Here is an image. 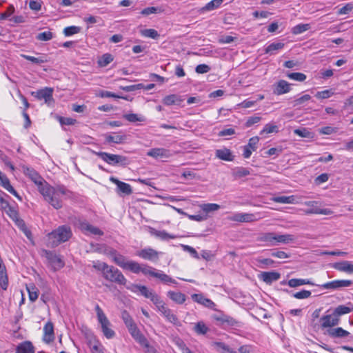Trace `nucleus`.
<instances>
[{
	"label": "nucleus",
	"instance_id": "6e6d98bb",
	"mask_svg": "<svg viewBox=\"0 0 353 353\" xmlns=\"http://www.w3.org/2000/svg\"><path fill=\"white\" fill-rule=\"evenodd\" d=\"M53 33L50 31L43 32L39 33L36 36V39L39 41H50L53 38Z\"/></svg>",
	"mask_w": 353,
	"mask_h": 353
},
{
	"label": "nucleus",
	"instance_id": "2f4dec72",
	"mask_svg": "<svg viewBox=\"0 0 353 353\" xmlns=\"http://www.w3.org/2000/svg\"><path fill=\"white\" fill-rule=\"evenodd\" d=\"M21 57L29 61H31L33 63L40 65L41 63H46L48 61L47 55L46 54H42L38 57H35L33 56L26 55V54H21Z\"/></svg>",
	"mask_w": 353,
	"mask_h": 353
},
{
	"label": "nucleus",
	"instance_id": "b1692460",
	"mask_svg": "<svg viewBox=\"0 0 353 353\" xmlns=\"http://www.w3.org/2000/svg\"><path fill=\"white\" fill-rule=\"evenodd\" d=\"M215 156L216 158L226 161H232L234 157L230 150L226 148L216 150Z\"/></svg>",
	"mask_w": 353,
	"mask_h": 353
},
{
	"label": "nucleus",
	"instance_id": "423d86ee",
	"mask_svg": "<svg viewBox=\"0 0 353 353\" xmlns=\"http://www.w3.org/2000/svg\"><path fill=\"white\" fill-rule=\"evenodd\" d=\"M95 310L97 314L98 321L101 325L102 332L104 336L107 339L113 338L115 335V332L114 330L110 328V322L99 305H96Z\"/></svg>",
	"mask_w": 353,
	"mask_h": 353
},
{
	"label": "nucleus",
	"instance_id": "052dcab7",
	"mask_svg": "<svg viewBox=\"0 0 353 353\" xmlns=\"http://www.w3.org/2000/svg\"><path fill=\"white\" fill-rule=\"evenodd\" d=\"M332 90H325L323 91L317 92L315 97L320 99H328L334 94Z\"/></svg>",
	"mask_w": 353,
	"mask_h": 353
},
{
	"label": "nucleus",
	"instance_id": "338daca9",
	"mask_svg": "<svg viewBox=\"0 0 353 353\" xmlns=\"http://www.w3.org/2000/svg\"><path fill=\"white\" fill-rule=\"evenodd\" d=\"M58 121L61 125H72L77 123V120L70 117H58Z\"/></svg>",
	"mask_w": 353,
	"mask_h": 353
},
{
	"label": "nucleus",
	"instance_id": "c756f323",
	"mask_svg": "<svg viewBox=\"0 0 353 353\" xmlns=\"http://www.w3.org/2000/svg\"><path fill=\"white\" fill-rule=\"evenodd\" d=\"M275 239L274 232H267L262 234L259 238L261 241L266 243V245L268 246H276V245Z\"/></svg>",
	"mask_w": 353,
	"mask_h": 353
},
{
	"label": "nucleus",
	"instance_id": "de8ad7c7",
	"mask_svg": "<svg viewBox=\"0 0 353 353\" xmlns=\"http://www.w3.org/2000/svg\"><path fill=\"white\" fill-rule=\"evenodd\" d=\"M223 326H228L230 327H240L242 326V323L234 319L230 316H228L225 325Z\"/></svg>",
	"mask_w": 353,
	"mask_h": 353
},
{
	"label": "nucleus",
	"instance_id": "5701e85b",
	"mask_svg": "<svg viewBox=\"0 0 353 353\" xmlns=\"http://www.w3.org/2000/svg\"><path fill=\"white\" fill-rule=\"evenodd\" d=\"M105 137V143H117L121 144L125 142L126 139L125 134H117L114 133V134H104Z\"/></svg>",
	"mask_w": 353,
	"mask_h": 353
},
{
	"label": "nucleus",
	"instance_id": "13d9d810",
	"mask_svg": "<svg viewBox=\"0 0 353 353\" xmlns=\"http://www.w3.org/2000/svg\"><path fill=\"white\" fill-rule=\"evenodd\" d=\"M92 266L94 269L102 271L103 276L105 275V273H106L107 269L110 268V265L107 263L99 261H94Z\"/></svg>",
	"mask_w": 353,
	"mask_h": 353
},
{
	"label": "nucleus",
	"instance_id": "ea45409f",
	"mask_svg": "<svg viewBox=\"0 0 353 353\" xmlns=\"http://www.w3.org/2000/svg\"><path fill=\"white\" fill-rule=\"evenodd\" d=\"M305 213L306 214H324V215H330L332 214V211L330 209L325 208V209H321L319 208H312V209H307L305 211Z\"/></svg>",
	"mask_w": 353,
	"mask_h": 353
},
{
	"label": "nucleus",
	"instance_id": "3c124183",
	"mask_svg": "<svg viewBox=\"0 0 353 353\" xmlns=\"http://www.w3.org/2000/svg\"><path fill=\"white\" fill-rule=\"evenodd\" d=\"M287 77L290 79L300 82L304 81L306 79V75L301 72L288 73Z\"/></svg>",
	"mask_w": 353,
	"mask_h": 353
},
{
	"label": "nucleus",
	"instance_id": "dca6fc26",
	"mask_svg": "<svg viewBox=\"0 0 353 353\" xmlns=\"http://www.w3.org/2000/svg\"><path fill=\"white\" fill-rule=\"evenodd\" d=\"M191 298L197 303H199L208 308L215 310V303L212 300L205 298L202 294H193L191 295Z\"/></svg>",
	"mask_w": 353,
	"mask_h": 353
},
{
	"label": "nucleus",
	"instance_id": "58836bf2",
	"mask_svg": "<svg viewBox=\"0 0 353 353\" xmlns=\"http://www.w3.org/2000/svg\"><path fill=\"white\" fill-rule=\"evenodd\" d=\"M29 295V299L32 302H34L39 296V290L34 284H31L26 287Z\"/></svg>",
	"mask_w": 353,
	"mask_h": 353
},
{
	"label": "nucleus",
	"instance_id": "680f3d73",
	"mask_svg": "<svg viewBox=\"0 0 353 353\" xmlns=\"http://www.w3.org/2000/svg\"><path fill=\"white\" fill-rule=\"evenodd\" d=\"M258 266L261 268H266L272 266L274 261L271 259H257Z\"/></svg>",
	"mask_w": 353,
	"mask_h": 353
},
{
	"label": "nucleus",
	"instance_id": "4468645a",
	"mask_svg": "<svg viewBox=\"0 0 353 353\" xmlns=\"http://www.w3.org/2000/svg\"><path fill=\"white\" fill-rule=\"evenodd\" d=\"M259 141L258 137H253L249 139L248 143L243 147V156L245 159L250 157L252 151H256L257 149V144Z\"/></svg>",
	"mask_w": 353,
	"mask_h": 353
},
{
	"label": "nucleus",
	"instance_id": "5fc2aeb1",
	"mask_svg": "<svg viewBox=\"0 0 353 353\" xmlns=\"http://www.w3.org/2000/svg\"><path fill=\"white\" fill-rule=\"evenodd\" d=\"M254 215L252 214H238L235 216V221L240 222H250L253 221Z\"/></svg>",
	"mask_w": 353,
	"mask_h": 353
},
{
	"label": "nucleus",
	"instance_id": "c9c22d12",
	"mask_svg": "<svg viewBox=\"0 0 353 353\" xmlns=\"http://www.w3.org/2000/svg\"><path fill=\"white\" fill-rule=\"evenodd\" d=\"M352 311H353V306L350 307L347 305H340L334 309L333 312L334 316L339 318L341 315L348 314Z\"/></svg>",
	"mask_w": 353,
	"mask_h": 353
},
{
	"label": "nucleus",
	"instance_id": "0eeeda50",
	"mask_svg": "<svg viewBox=\"0 0 353 353\" xmlns=\"http://www.w3.org/2000/svg\"><path fill=\"white\" fill-rule=\"evenodd\" d=\"M106 280L117 283L120 285H125L127 280L120 270L114 266H110L103 276Z\"/></svg>",
	"mask_w": 353,
	"mask_h": 353
},
{
	"label": "nucleus",
	"instance_id": "2eb2a0df",
	"mask_svg": "<svg viewBox=\"0 0 353 353\" xmlns=\"http://www.w3.org/2000/svg\"><path fill=\"white\" fill-rule=\"evenodd\" d=\"M110 181L117 186V192L125 195H130L132 193V189L130 184L119 181L114 176L110 178Z\"/></svg>",
	"mask_w": 353,
	"mask_h": 353
},
{
	"label": "nucleus",
	"instance_id": "1a4fd4ad",
	"mask_svg": "<svg viewBox=\"0 0 353 353\" xmlns=\"http://www.w3.org/2000/svg\"><path fill=\"white\" fill-rule=\"evenodd\" d=\"M53 88L46 87L45 88L37 90V92H32V95L37 98L38 100H44L45 103L48 105H50L54 102L53 97Z\"/></svg>",
	"mask_w": 353,
	"mask_h": 353
},
{
	"label": "nucleus",
	"instance_id": "393cba45",
	"mask_svg": "<svg viewBox=\"0 0 353 353\" xmlns=\"http://www.w3.org/2000/svg\"><path fill=\"white\" fill-rule=\"evenodd\" d=\"M290 91V84L285 80H280L278 81L274 93L277 95H281L288 93Z\"/></svg>",
	"mask_w": 353,
	"mask_h": 353
},
{
	"label": "nucleus",
	"instance_id": "69168bd1",
	"mask_svg": "<svg viewBox=\"0 0 353 353\" xmlns=\"http://www.w3.org/2000/svg\"><path fill=\"white\" fill-rule=\"evenodd\" d=\"M14 7L13 5H10L7 10L4 12L1 13L0 14V20H4L8 19L14 12Z\"/></svg>",
	"mask_w": 353,
	"mask_h": 353
},
{
	"label": "nucleus",
	"instance_id": "a19ab883",
	"mask_svg": "<svg viewBox=\"0 0 353 353\" xmlns=\"http://www.w3.org/2000/svg\"><path fill=\"white\" fill-rule=\"evenodd\" d=\"M163 315L169 322L173 323L175 325H181V323L179 321L177 316L172 312L170 308H168L167 311L163 314Z\"/></svg>",
	"mask_w": 353,
	"mask_h": 353
},
{
	"label": "nucleus",
	"instance_id": "e2e57ef3",
	"mask_svg": "<svg viewBox=\"0 0 353 353\" xmlns=\"http://www.w3.org/2000/svg\"><path fill=\"white\" fill-rule=\"evenodd\" d=\"M179 97L176 94H170L165 97L163 99V102L166 105H171L176 103L178 101Z\"/></svg>",
	"mask_w": 353,
	"mask_h": 353
},
{
	"label": "nucleus",
	"instance_id": "4c0bfd02",
	"mask_svg": "<svg viewBox=\"0 0 353 353\" xmlns=\"http://www.w3.org/2000/svg\"><path fill=\"white\" fill-rule=\"evenodd\" d=\"M288 284L291 288H296L302 285H314L310 281L303 279H292L288 281Z\"/></svg>",
	"mask_w": 353,
	"mask_h": 353
},
{
	"label": "nucleus",
	"instance_id": "79ce46f5",
	"mask_svg": "<svg viewBox=\"0 0 353 353\" xmlns=\"http://www.w3.org/2000/svg\"><path fill=\"white\" fill-rule=\"evenodd\" d=\"M223 0H212L209 3H208L204 7L201 8L202 11H211L214 9L218 8Z\"/></svg>",
	"mask_w": 353,
	"mask_h": 353
},
{
	"label": "nucleus",
	"instance_id": "f257e3e1",
	"mask_svg": "<svg viewBox=\"0 0 353 353\" xmlns=\"http://www.w3.org/2000/svg\"><path fill=\"white\" fill-rule=\"evenodd\" d=\"M22 170L24 174L37 185L39 192L49 204L52 207H60V203L56 199H52V195L54 191L52 186L48 184L32 168L22 165Z\"/></svg>",
	"mask_w": 353,
	"mask_h": 353
},
{
	"label": "nucleus",
	"instance_id": "412c9836",
	"mask_svg": "<svg viewBox=\"0 0 353 353\" xmlns=\"http://www.w3.org/2000/svg\"><path fill=\"white\" fill-rule=\"evenodd\" d=\"M133 292H139L141 295L145 298L150 299L154 293L152 290H150L146 286L137 284H132L130 287H128Z\"/></svg>",
	"mask_w": 353,
	"mask_h": 353
},
{
	"label": "nucleus",
	"instance_id": "864d4df0",
	"mask_svg": "<svg viewBox=\"0 0 353 353\" xmlns=\"http://www.w3.org/2000/svg\"><path fill=\"white\" fill-rule=\"evenodd\" d=\"M152 233L157 237H158L162 240H167L169 239H174L176 238V236L170 234L164 230H163V231L154 230V232H153Z\"/></svg>",
	"mask_w": 353,
	"mask_h": 353
},
{
	"label": "nucleus",
	"instance_id": "a211bd4d",
	"mask_svg": "<svg viewBox=\"0 0 353 353\" xmlns=\"http://www.w3.org/2000/svg\"><path fill=\"white\" fill-rule=\"evenodd\" d=\"M147 155L154 159L168 158L171 156L170 150L163 148H156L150 150L147 152Z\"/></svg>",
	"mask_w": 353,
	"mask_h": 353
},
{
	"label": "nucleus",
	"instance_id": "7ed1b4c3",
	"mask_svg": "<svg viewBox=\"0 0 353 353\" xmlns=\"http://www.w3.org/2000/svg\"><path fill=\"white\" fill-rule=\"evenodd\" d=\"M112 260L121 268L130 270L134 274H139V272H141L143 270V265H141L134 261H126L125 257L118 252L114 256Z\"/></svg>",
	"mask_w": 353,
	"mask_h": 353
},
{
	"label": "nucleus",
	"instance_id": "7c9ffc66",
	"mask_svg": "<svg viewBox=\"0 0 353 353\" xmlns=\"http://www.w3.org/2000/svg\"><path fill=\"white\" fill-rule=\"evenodd\" d=\"M276 245H278L279 243L288 244L292 242L294 240V236L292 234H278L275 233Z\"/></svg>",
	"mask_w": 353,
	"mask_h": 353
},
{
	"label": "nucleus",
	"instance_id": "cd10ccee",
	"mask_svg": "<svg viewBox=\"0 0 353 353\" xmlns=\"http://www.w3.org/2000/svg\"><path fill=\"white\" fill-rule=\"evenodd\" d=\"M167 295L177 304H183L186 300V296L180 292L168 291Z\"/></svg>",
	"mask_w": 353,
	"mask_h": 353
},
{
	"label": "nucleus",
	"instance_id": "a18cd8bd",
	"mask_svg": "<svg viewBox=\"0 0 353 353\" xmlns=\"http://www.w3.org/2000/svg\"><path fill=\"white\" fill-rule=\"evenodd\" d=\"M113 61V57L109 53H106L102 55L99 59L98 64L101 67H105L110 63Z\"/></svg>",
	"mask_w": 353,
	"mask_h": 353
},
{
	"label": "nucleus",
	"instance_id": "8fccbe9b",
	"mask_svg": "<svg viewBox=\"0 0 353 353\" xmlns=\"http://www.w3.org/2000/svg\"><path fill=\"white\" fill-rule=\"evenodd\" d=\"M310 28V26L308 23L305 24H298L292 28V33L294 34H299L308 30Z\"/></svg>",
	"mask_w": 353,
	"mask_h": 353
},
{
	"label": "nucleus",
	"instance_id": "e433bc0d",
	"mask_svg": "<svg viewBox=\"0 0 353 353\" xmlns=\"http://www.w3.org/2000/svg\"><path fill=\"white\" fill-rule=\"evenodd\" d=\"M193 330L197 334L204 335L209 331V328L203 321H199L195 323Z\"/></svg>",
	"mask_w": 353,
	"mask_h": 353
},
{
	"label": "nucleus",
	"instance_id": "4d7b16f0",
	"mask_svg": "<svg viewBox=\"0 0 353 353\" xmlns=\"http://www.w3.org/2000/svg\"><path fill=\"white\" fill-rule=\"evenodd\" d=\"M311 99V96L309 94H304L301 96L299 98H297L294 99L292 103L293 107H298L305 103L306 101H308Z\"/></svg>",
	"mask_w": 353,
	"mask_h": 353
},
{
	"label": "nucleus",
	"instance_id": "4be33fe9",
	"mask_svg": "<svg viewBox=\"0 0 353 353\" xmlns=\"http://www.w3.org/2000/svg\"><path fill=\"white\" fill-rule=\"evenodd\" d=\"M332 267L340 272H346L348 274L353 273V264L348 261H343L341 262L334 263Z\"/></svg>",
	"mask_w": 353,
	"mask_h": 353
},
{
	"label": "nucleus",
	"instance_id": "f3484780",
	"mask_svg": "<svg viewBox=\"0 0 353 353\" xmlns=\"http://www.w3.org/2000/svg\"><path fill=\"white\" fill-rule=\"evenodd\" d=\"M281 277V274L276 272H262L259 278L266 284H271L272 282L278 281Z\"/></svg>",
	"mask_w": 353,
	"mask_h": 353
},
{
	"label": "nucleus",
	"instance_id": "774afa93",
	"mask_svg": "<svg viewBox=\"0 0 353 353\" xmlns=\"http://www.w3.org/2000/svg\"><path fill=\"white\" fill-rule=\"evenodd\" d=\"M278 132V127L276 125H273L271 123L266 124L263 130L261 132V134H263V133H272V132Z\"/></svg>",
	"mask_w": 353,
	"mask_h": 353
},
{
	"label": "nucleus",
	"instance_id": "aec40b11",
	"mask_svg": "<svg viewBox=\"0 0 353 353\" xmlns=\"http://www.w3.org/2000/svg\"><path fill=\"white\" fill-rule=\"evenodd\" d=\"M43 341L47 343L52 342L54 340L53 323L48 321L43 327Z\"/></svg>",
	"mask_w": 353,
	"mask_h": 353
},
{
	"label": "nucleus",
	"instance_id": "f03ea898",
	"mask_svg": "<svg viewBox=\"0 0 353 353\" xmlns=\"http://www.w3.org/2000/svg\"><path fill=\"white\" fill-rule=\"evenodd\" d=\"M49 239L51 245L56 247L60 243L67 241L72 236V231L70 227L62 225L49 234Z\"/></svg>",
	"mask_w": 353,
	"mask_h": 353
},
{
	"label": "nucleus",
	"instance_id": "09e8293b",
	"mask_svg": "<svg viewBox=\"0 0 353 353\" xmlns=\"http://www.w3.org/2000/svg\"><path fill=\"white\" fill-rule=\"evenodd\" d=\"M213 345L218 350H223L222 353H236L235 351L230 348V347L222 342H214Z\"/></svg>",
	"mask_w": 353,
	"mask_h": 353
},
{
	"label": "nucleus",
	"instance_id": "0e129e2a",
	"mask_svg": "<svg viewBox=\"0 0 353 353\" xmlns=\"http://www.w3.org/2000/svg\"><path fill=\"white\" fill-rule=\"evenodd\" d=\"M142 34L145 37H149L152 39H157L159 37V34L157 30L154 29H145L142 31Z\"/></svg>",
	"mask_w": 353,
	"mask_h": 353
},
{
	"label": "nucleus",
	"instance_id": "39448f33",
	"mask_svg": "<svg viewBox=\"0 0 353 353\" xmlns=\"http://www.w3.org/2000/svg\"><path fill=\"white\" fill-rule=\"evenodd\" d=\"M95 154L110 165L124 166L129 163L128 159L125 156L110 154L105 152H95Z\"/></svg>",
	"mask_w": 353,
	"mask_h": 353
},
{
	"label": "nucleus",
	"instance_id": "ddd939ff",
	"mask_svg": "<svg viewBox=\"0 0 353 353\" xmlns=\"http://www.w3.org/2000/svg\"><path fill=\"white\" fill-rule=\"evenodd\" d=\"M137 254L145 260L151 261H157L159 260V252L150 248L141 250Z\"/></svg>",
	"mask_w": 353,
	"mask_h": 353
},
{
	"label": "nucleus",
	"instance_id": "20e7f679",
	"mask_svg": "<svg viewBox=\"0 0 353 353\" xmlns=\"http://www.w3.org/2000/svg\"><path fill=\"white\" fill-rule=\"evenodd\" d=\"M141 272L145 276H150L159 279L165 284L173 283L176 284V281L171 278L169 275L163 273L162 271L157 270L155 268L146 264H143V270Z\"/></svg>",
	"mask_w": 353,
	"mask_h": 353
},
{
	"label": "nucleus",
	"instance_id": "9d476101",
	"mask_svg": "<svg viewBox=\"0 0 353 353\" xmlns=\"http://www.w3.org/2000/svg\"><path fill=\"white\" fill-rule=\"evenodd\" d=\"M77 225L79 228L85 233H90L94 235H103V232L99 228L94 227L92 225L90 224L85 220L79 219L77 222Z\"/></svg>",
	"mask_w": 353,
	"mask_h": 353
},
{
	"label": "nucleus",
	"instance_id": "f704fd0d",
	"mask_svg": "<svg viewBox=\"0 0 353 353\" xmlns=\"http://www.w3.org/2000/svg\"><path fill=\"white\" fill-rule=\"evenodd\" d=\"M16 225L25 234L28 239H30L32 233L30 230L28 229L24 221L20 219L19 216L14 220Z\"/></svg>",
	"mask_w": 353,
	"mask_h": 353
},
{
	"label": "nucleus",
	"instance_id": "bf43d9fd",
	"mask_svg": "<svg viewBox=\"0 0 353 353\" xmlns=\"http://www.w3.org/2000/svg\"><path fill=\"white\" fill-rule=\"evenodd\" d=\"M81 31V28L78 26H68L64 28L63 30V34L66 37H69L71 35H73L74 34H77Z\"/></svg>",
	"mask_w": 353,
	"mask_h": 353
},
{
	"label": "nucleus",
	"instance_id": "603ef678",
	"mask_svg": "<svg viewBox=\"0 0 353 353\" xmlns=\"http://www.w3.org/2000/svg\"><path fill=\"white\" fill-rule=\"evenodd\" d=\"M200 207L201 210L206 213L216 211L220 209V205L216 203L202 204Z\"/></svg>",
	"mask_w": 353,
	"mask_h": 353
},
{
	"label": "nucleus",
	"instance_id": "c03bdc74",
	"mask_svg": "<svg viewBox=\"0 0 353 353\" xmlns=\"http://www.w3.org/2000/svg\"><path fill=\"white\" fill-rule=\"evenodd\" d=\"M121 319L127 328L132 327V325L135 324L133 319L126 310H123L121 312Z\"/></svg>",
	"mask_w": 353,
	"mask_h": 353
},
{
	"label": "nucleus",
	"instance_id": "37998d69",
	"mask_svg": "<svg viewBox=\"0 0 353 353\" xmlns=\"http://www.w3.org/2000/svg\"><path fill=\"white\" fill-rule=\"evenodd\" d=\"M250 174V172L249 169L243 168V167L236 168L233 171V176L237 179H240V178L249 175Z\"/></svg>",
	"mask_w": 353,
	"mask_h": 353
},
{
	"label": "nucleus",
	"instance_id": "6e6552de",
	"mask_svg": "<svg viewBox=\"0 0 353 353\" xmlns=\"http://www.w3.org/2000/svg\"><path fill=\"white\" fill-rule=\"evenodd\" d=\"M43 252V256L48 259L54 271L59 270L64 266V261L59 256L49 250H44Z\"/></svg>",
	"mask_w": 353,
	"mask_h": 353
},
{
	"label": "nucleus",
	"instance_id": "bb28decb",
	"mask_svg": "<svg viewBox=\"0 0 353 353\" xmlns=\"http://www.w3.org/2000/svg\"><path fill=\"white\" fill-rule=\"evenodd\" d=\"M53 189L54 191L53 194L52 195V199H56L57 201H59V203H60V204H59L60 207H57V208L54 207V208L55 209H60L62 208L63 203H62V201L61 199H59V194L65 195V194H67L68 190L63 185H58L57 188L53 187Z\"/></svg>",
	"mask_w": 353,
	"mask_h": 353
},
{
	"label": "nucleus",
	"instance_id": "a878e982",
	"mask_svg": "<svg viewBox=\"0 0 353 353\" xmlns=\"http://www.w3.org/2000/svg\"><path fill=\"white\" fill-rule=\"evenodd\" d=\"M327 334L332 338H343L350 334L349 332L340 327L327 330Z\"/></svg>",
	"mask_w": 353,
	"mask_h": 353
},
{
	"label": "nucleus",
	"instance_id": "49530a36",
	"mask_svg": "<svg viewBox=\"0 0 353 353\" xmlns=\"http://www.w3.org/2000/svg\"><path fill=\"white\" fill-rule=\"evenodd\" d=\"M123 118L131 123H135L138 121L142 122L145 121V118L143 117L134 113L124 114Z\"/></svg>",
	"mask_w": 353,
	"mask_h": 353
},
{
	"label": "nucleus",
	"instance_id": "72a5a7b5",
	"mask_svg": "<svg viewBox=\"0 0 353 353\" xmlns=\"http://www.w3.org/2000/svg\"><path fill=\"white\" fill-rule=\"evenodd\" d=\"M272 201L279 203H296V196H279L272 198Z\"/></svg>",
	"mask_w": 353,
	"mask_h": 353
},
{
	"label": "nucleus",
	"instance_id": "9b49d317",
	"mask_svg": "<svg viewBox=\"0 0 353 353\" xmlns=\"http://www.w3.org/2000/svg\"><path fill=\"white\" fill-rule=\"evenodd\" d=\"M353 283L351 280H334L321 285L323 289H339L350 286Z\"/></svg>",
	"mask_w": 353,
	"mask_h": 353
},
{
	"label": "nucleus",
	"instance_id": "6ab92c4d",
	"mask_svg": "<svg viewBox=\"0 0 353 353\" xmlns=\"http://www.w3.org/2000/svg\"><path fill=\"white\" fill-rule=\"evenodd\" d=\"M0 184L2 187H3L7 191L10 193L17 197L19 200H21V198L18 194L17 192L14 189V188L10 185V180L8 178L0 171Z\"/></svg>",
	"mask_w": 353,
	"mask_h": 353
},
{
	"label": "nucleus",
	"instance_id": "473e14b6",
	"mask_svg": "<svg viewBox=\"0 0 353 353\" xmlns=\"http://www.w3.org/2000/svg\"><path fill=\"white\" fill-rule=\"evenodd\" d=\"M284 46L285 44L281 42L272 43L265 48V52L270 55L274 54L277 51L283 49Z\"/></svg>",
	"mask_w": 353,
	"mask_h": 353
},
{
	"label": "nucleus",
	"instance_id": "c85d7f7f",
	"mask_svg": "<svg viewBox=\"0 0 353 353\" xmlns=\"http://www.w3.org/2000/svg\"><path fill=\"white\" fill-rule=\"evenodd\" d=\"M15 353H34V347L30 341H25L17 346Z\"/></svg>",
	"mask_w": 353,
	"mask_h": 353
},
{
	"label": "nucleus",
	"instance_id": "f8f14e48",
	"mask_svg": "<svg viewBox=\"0 0 353 353\" xmlns=\"http://www.w3.org/2000/svg\"><path fill=\"white\" fill-rule=\"evenodd\" d=\"M340 319L334 316V312L332 314L324 315L320 319L321 326L323 329L332 327L339 325Z\"/></svg>",
	"mask_w": 353,
	"mask_h": 353
}]
</instances>
